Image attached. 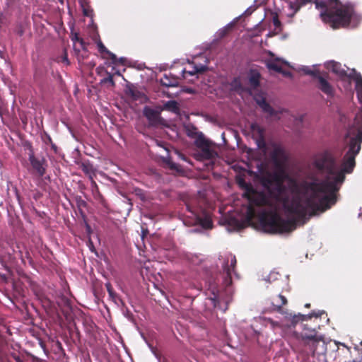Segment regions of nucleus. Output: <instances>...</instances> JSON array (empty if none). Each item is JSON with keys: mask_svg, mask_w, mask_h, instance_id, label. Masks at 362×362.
<instances>
[{"mask_svg": "<svg viewBox=\"0 0 362 362\" xmlns=\"http://www.w3.org/2000/svg\"><path fill=\"white\" fill-rule=\"evenodd\" d=\"M346 139H349L348 151L344 156L341 169L338 170L336 159L328 150L316 155L314 160L315 168L326 173L327 177L320 182L304 183L299 189L294 182L295 194L285 205L287 211L296 215L301 219L322 213L330 209L337 201V193L345 180V174L351 173L356 166V156L361 148L362 127L351 124L346 132Z\"/></svg>", "mask_w": 362, "mask_h": 362, "instance_id": "obj_1", "label": "nucleus"}, {"mask_svg": "<svg viewBox=\"0 0 362 362\" xmlns=\"http://www.w3.org/2000/svg\"><path fill=\"white\" fill-rule=\"evenodd\" d=\"M291 9L296 13L300 8L313 0H286ZM317 8L324 9L320 16L322 21L332 28H344L349 25L354 9L342 5L338 0H315Z\"/></svg>", "mask_w": 362, "mask_h": 362, "instance_id": "obj_2", "label": "nucleus"}, {"mask_svg": "<svg viewBox=\"0 0 362 362\" xmlns=\"http://www.w3.org/2000/svg\"><path fill=\"white\" fill-rule=\"evenodd\" d=\"M272 161L275 168L273 172H267L262 178V186L268 191L270 195L279 197L286 191L285 180L288 177L284 165L287 161L285 150L275 146L270 153Z\"/></svg>", "mask_w": 362, "mask_h": 362, "instance_id": "obj_3", "label": "nucleus"}, {"mask_svg": "<svg viewBox=\"0 0 362 362\" xmlns=\"http://www.w3.org/2000/svg\"><path fill=\"white\" fill-rule=\"evenodd\" d=\"M259 222L267 232L271 233H289L296 228L295 218L283 219L276 212L263 211L259 215Z\"/></svg>", "mask_w": 362, "mask_h": 362, "instance_id": "obj_4", "label": "nucleus"}, {"mask_svg": "<svg viewBox=\"0 0 362 362\" xmlns=\"http://www.w3.org/2000/svg\"><path fill=\"white\" fill-rule=\"evenodd\" d=\"M239 183L240 185L245 186V187L246 192L245 193V196L247 198L251 204L247 209V213L250 216H252L255 213V210L252 205L257 206L272 205V202L269 197L264 192H258L254 189L251 185L246 184L243 180H242Z\"/></svg>", "mask_w": 362, "mask_h": 362, "instance_id": "obj_5", "label": "nucleus"}, {"mask_svg": "<svg viewBox=\"0 0 362 362\" xmlns=\"http://www.w3.org/2000/svg\"><path fill=\"white\" fill-rule=\"evenodd\" d=\"M195 146L199 149L196 154L198 160H211L217 157V152L212 148V142L200 135L197 141H194Z\"/></svg>", "mask_w": 362, "mask_h": 362, "instance_id": "obj_6", "label": "nucleus"}, {"mask_svg": "<svg viewBox=\"0 0 362 362\" xmlns=\"http://www.w3.org/2000/svg\"><path fill=\"white\" fill-rule=\"evenodd\" d=\"M28 160L31 165L33 173L40 177H43L46 174L48 166L47 160L44 156H36L31 146L29 147Z\"/></svg>", "mask_w": 362, "mask_h": 362, "instance_id": "obj_7", "label": "nucleus"}, {"mask_svg": "<svg viewBox=\"0 0 362 362\" xmlns=\"http://www.w3.org/2000/svg\"><path fill=\"white\" fill-rule=\"evenodd\" d=\"M237 260L235 255L230 254L224 260L223 265V274L225 275L223 284L226 286H228L232 284L231 274L235 272Z\"/></svg>", "mask_w": 362, "mask_h": 362, "instance_id": "obj_8", "label": "nucleus"}, {"mask_svg": "<svg viewBox=\"0 0 362 362\" xmlns=\"http://www.w3.org/2000/svg\"><path fill=\"white\" fill-rule=\"evenodd\" d=\"M250 131L252 139L255 140L256 144L259 149H265L267 147L265 141V130L257 123H252L250 125Z\"/></svg>", "mask_w": 362, "mask_h": 362, "instance_id": "obj_9", "label": "nucleus"}, {"mask_svg": "<svg viewBox=\"0 0 362 362\" xmlns=\"http://www.w3.org/2000/svg\"><path fill=\"white\" fill-rule=\"evenodd\" d=\"M315 81L316 87L326 95L328 98H334L335 89L325 76L321 75Z\"/></svg>", "mask_w": 362, "mask_h": 362, "instance_id": "obj_10", "label": "nucleus"}, {"mask_svg": "<svg viewBox=\"0 0 362 362\" xmlns=\"http://www.w3.org/2000/svg\"><path fill=\"white\" fill-rule=\"evenodd\" d=\"M327 68L341 78H349V75L354 74L353 69L350 71V73H348L347 71L342 67L340 63L334 61H332L327 64Z\"/></svg>", "mask_w": 362, "mask_h": 362, "instance_id": "obj_11", "label": "nucleus"}, {"mask_svg": "<svg viewBox=\"0 0 362 362\" xmlns=\"http://www.w3.org/2000/svg\"><path fill=\"white\" fill-rule=\"evenodd\" d=\"M303 329L301 333L303 340H310L313 341H318L320 340L315 328H313L308 323L303 325Z\"/></svg>", "mask_w": 362, "mask_h": 362, "instance_id": "obj_12", "label": "nucleus"}, {"mask_svg": "<svg viewBox=\"0 0 362 362\" xmlns=\"http://www.w3.org/2000/svg\"><path fill=\"white\" fill-rule=\"evenodd\" d=\"M144 115L152 125L158 124L160 122V112L151 107H144Z\"/></svg>", "mask_w": 362, "mask_h": 362, "instance_id": "obj_13", "label": "nucleus"}, {"mask_svg": "<svg viewBox=\"0 0 362 362\" xmlns=\"http://www.w3.org/2000/svg\"><path fill=\"white\" fill-rule=\"evenodd\" d=\"M261 75L259 72L255 69H251L248 76V81L250 86L257 88L260 84Z\"/></svg>", "mask_w": 362, "mask_h": 362, "instance_id": "obj_14", "label": "nucleus"}, {"mask_svg": "<svg viewBox=\"0 0 362 362\" xmlns=\"http://www.w3.org/2000/svg\"><path fill=\"white\" fill-rule=\"evenodd\" d=\"M257 103L262 108L263 112L269 114L270 117L277 114V112L266 101L265 98H262L260 100H257Z\"/></svg>", "mask_w": 362, "mask_h": 362, "instance_id": "obj_15", "label": "nucleus"}, {"mask_svg": "<svg viewBox=\"0 0 362 362\" xmlns=\"http://www.w3.org/2000/svg\"><path fill=\"white\" fill-rule=\"evenodd\" d=\"M125 94L133 100H139L142 97V93L133 85H128L125 89Z\"/></svg>", "mask_w": 362, "mask_h": 362, "instance_id": "obj_16", "label": "nucleus"}, {"mask_svg": "<svg viewBox=\"0 0 362 362\" xmlns=\"http://www.w3.org/2000/svg\"><path fill=\"white\" fill-rule=\"evenodd\" d=\"M97 45L99 52L103 55V57L108 58L114 62H117V56L114 53L109 51L101 41H99Z\"/></svg>", "mask_w": 362, "mask_h": 362, "instance_id": "obj_17", "label": "nucleus"}, {"mask_svg": "<svg viewBox=\"0 0 362 362\" xmlns=\"http://www.w3.org/2000/svg\"><path fill=\"white\" fill-rule=\"evenodd\" d=\"M286 303H287L286 298L281 294H279V296H277L275 298L273 299V300L272 302V304L274 310H276L278 311H279L281 309V308L283 307V305H286Z\"/></svg>", "mask_w": 362, "mask_h": 362, "instance_id": "obj_18", "label": "nucleus"}, {"mask_svg": "<svg viewBox=\"0 0 362 362\" xmlns=\"http://www.w3.org/2000/svg\"><path fill=\"white\" fill-rule=\"evenodd\" d=\"M199 222L204 229H211L213 227V221L209 216L199 218Z\"/></svg>", "mask_w": 362, "mask_h": 362, "instance_id": "obj_19", "label": "nucleus"}, {"mask_svg": "<svg viewBox=\"0 0 362 362\" xmlns=\"http://www.w3.org/2000/svg\"><path fill=\"white\" fill-rule=\"evenodd\" d=\"M105 287L107 288V291L108 292L110 298L112 299V301L115 303H117V300H120L117 296V294L115 292L112 285L110 283H107L105 284Z\"/></svg>", "mask_w": 362, "mask_h": 362, "instance_id": "obj_20", "label": "nucleus"}, {"mask_svg": "<svg viewBox=\"0 0 362 362\" xmlns=\"http://www.w3.org/2000/svg\"><path fill=\"white\" fill-rule=\"evenodd\" d=\"M200 135H204V134L201 132H199L194 127H192V128H189L187 129V136L195 139V141L198 140Z\"/></svg>", "mask_w": 362, "mask_h": 362, "instance_id": "obj_21", "label": "nucleus"}, {"mask_svg": "<svg viewBox=\"0 0 362 362\" xmlns=\"http://www.w3.org/2000/svg\"><path fill=\"white\" fill-rule=\"evenodd\" d=\"M267 67L270 69L275 71L278 73H282V67L275 61L268 62L267 63Z\"/></svg>", "mask_w": 362, "mask_h": 362, "instance_id": "obj_22", "label": "nucleus"}, {"mask_svg": "<svg viewBox=\"0 0 362 362\" xmlns=\"http://www.w3.org/2000/svg\"><path fill=\"white\" fill-rule=\"evenodd\" d=\"M165 110H170L173 112H177L179 110L177 103L175 100H169L164 105Z\"/></svg>", "mask_w": 362, "mask_h": 362, "instance_id": "obj_23", "label": "nucleus"}, {"mask_svg": "<svg viewBox=\"0 0 362 362\" xmlns=\"http://www.w3.org/2000/svg\"><path fill=\"white\" fill-rule=\"evenodd\" d=\"M304 71L307 75L311 76L315 81H316L318 77L322 75L318 70H313L309 68H306Z\"/></svg>", "mask_w": 362, "mask_h": 362, "instance_id": "obj_24", "label": "nucleus"}, {"mask_svg": "<svg viewBox=\"0 0 362 362\" xmlns=\"http://www.w3.org/2000/svg\"><path fill=\"white\" fill-rule=\"evenodd\" d=\"M313 315H295L292 320V324L294 325L295 323L298 322L299 320L305 321L307 319H310Z\"/></svg>", "mask_w": 362, "mask_h": 362, "instance_id": "obj_25", "label": "nucleus"}, {"mask_svg": "<svg viewBox=\"0 0 362 362\" xmlns=\"http://www.w3.org/2000/svg\"><path fill=\"white\" fill-rule=\"evenodd\" d=\"M14 32L19 36H23L25 33V28L24 25L19 23H17L15 28Z\"/></svg>", "mask_w": 362, "mask_h": 362, "instance_id": "obj_26", "label": "nucleus"}, {"mask_svg": "<svg viewBox=\"0 0 362 362\" xmlns=\"http://www.w3.org/2000/svg\"><path fill=\"white\" fill-rule=\"evenodd\" d=\"M208 69L207 66L205 65H199L195 66L194 71L192 72H189L190 75H194L196 73L202 74L205 72Z\"/></svg>", "mask_w": 362, "mask_h": 362, "instance_id": "obj_27", "label": "nucleus"}, {"mask_svg": "<svg viewBox=\"0 0 362 362\" xmlns=\"http://www.w3.org/2000/svg\"><path fill=\"white\" fill-rule=\"evenodd\" d=\"M102 83H110L112 86L115 85V81L113 80V76L110 73H107V77L104 78L101 80Z\"/></svg>", "mask_w": 362, "mask_h": 362, "instance_id": "obj_28", "label": "nucleus"}, {"mask_svg": "<svg viewBox=\"0 0 362 362\" xmlns=\"http://www.w3.org/2000/svg\"><path fill=\"white\" fill-rule=\"evenodd\" d=\"M272 23L275 28L276 29H281V23L280 20L279 19V16L277 14H275L272 17Z\"/></svg>", "mask_w": 362, "mask_h": 362, "instance_id": "obj_29", "label": "nucleus"}, {"mask_svg": "<svg viewBox=\"0 0 362 362\" xmlns=\"http://www.w3.org/2000/svg\"><path fill=\"white\" fill-rule=\"evenodd\" d=\"M93 184L95 185V188H96V193L95 194V198L96 199L99 200L103 204L105 202V199H104L103 197L102 196V194L99 192L98 187L95 182H93Z\"/></svg>", "mask_w": 362, "mask_h": 362, "instance_id": "obj_30", "label": "nucleus"}, {"mask_svg": "<svg viewBox=\"0 0 362 362\" xmlns=\"http://www.w3.org/2000/svg\"><path fill=\"white\" fill-rule=\"evenodd\" d=\"M81 167L82 170L86 174L90 173L92 171V166L90 164L83 163Z\"/></svg>", "mask_w": 362, "mask_h": 362, "instance_id": "obj_31", "label": "nucleus"}, {"mask_svg": "<svg viewBox=\"0 0 362 362\" xmlns=\"http://www.w3.org/2000/svg\"><path fill=\"white\" fill-rule=\"evenodd\" d=\"M126 61H127V59L124 58V57H120V58H117V62H114L113 61H112V64H122V65H124L125 63H126Z\"/></svg>", "mask_w": 362, "mask_h": 362, "instance_id": "obj_32", "label": "nucleus"}, {"mask_svg": "<svg viewBox=\"0 0 362 362\" xmlns=\"http://www.w3.org/2000/svg\"><path fill=\"white\" fill-rule=\"evenodd\" d=\"M6 344V341L4 337L0 334V352L2 351L4 346Z\"/></svg>", "mask_w": 362, "mask_h": 362, "instance_id": "obj_33", "label": "nucleus"}, {"mask_svg": "<svg viewBox=\"0 0 362 362\" xmlns=\"http://www.w3.org/2000/svg\"><path fill=\"white\" fill-rule=\"evenodd\" d=\"M20 254H21V259L23 262V263L25 264V260H24V256H23V254L21 252H20ZM25 257H26L27 259H30V262L32 261L30 257V253L29 252L26 251L25 253Z\"/></svg>", "mask_w": 362, "mask_h": 362, "instance_id": "obj_34", "label": "nucleus"}, {"mask_svg": "<svg viewBox=\"0 0 362 362\" xmlns=\"http://www.w3.org/2000/svg\"><path fill=\"white\" fill-rule=\"evenodd\" d=\"M80 39H82V38L79 37L78 33H75L72 34L71 40L74 42H78L80 41Z\"/></svg>", "mask_w": 362, "mask_h": 362, "instance_id": "obj_35", "label": "nucleus"}, {"mask_svg": "<svg viewBox=\"0 0 362 362\" xmlns=\"http://www.w3.org/2000/svg\"><path fill=\"white\" fill-rule=\"evenodd\" d=\"M11 356H12V358L16 361V362H23V359L18 356L15 353H11Z\"/></svg>", "mask_w": 362, "mask_h": 362, "instance_id": "obj_36", "label": "nucleus"}, {"mask_svg": "<svg viewBox=\"0 0 362 362\" xmlns=\"http://www.w3.org/2000/svg\"><path fill=\"white\" fill-rule=\"evenodd\" d=\"M62 62H64V63H66V64H69V59H68V57H67V53L66 51H64L62 57Z\"/></svg>", "mask_w": 362, "mask_h": 362, "instance_id": "obj_37", "label": "nucleus"}, {"mask_svg": "<svg viewBox=\"0 0 362 362\" xmlns=\"http://www.w3.org/2000/svg\"><path fill=\"white\" fill-rule=\"evenodd\" d=\"M81 45V47L82 49L86 50L87 49V43L83 40V39H80V41L78 42Z\"/></svg>", "mask_w": 362, "mask_h": 362, "instance_id": "obj_38", "label": "nucleus"}, {"mask_svg": "<svg viewBox=\"0 0 362 362\" xmlns=\"http://www.w3.org/2000/svg\"><path fill=\"white\" fill-rule=\"evenodd\" d=\"M233 83L235 84V87H237V84L238 83V86H240V81H238V79L237 78H235L234 81H233Z\"/></svg>", "mask_w": 362, "mask_h": 362, "instance_id": "obj_39", "label": "nucleus"}, {"mask_svg": "<svg viewBox=\"0 0 362 362\" xmlns=\"http://www.w3.org/2000/svg\"><path fill=\"white\" fill-rule=\"evenodd\" d=\"M170 167L171 169H177V165L174 163H170Z\"/></svg>", "mask_w": 362, "mask_h": 362, "instance_id": "obj_40", "label": "nucleus"}, {"mask_svg": "<svg viewBox=\"0 0 362 362\" xmlns=\"http://www.w3.org/2000/svg\"><path fill=\"white\" fill-rule=\"evenodd\" d=\"M156 143H157L158 146L163 148L165 151H168V149L165 147H164L163 145L160 144L159 141H156Z\"/></svg>", "mask_w": 362, "mask_h": 362, "instance_id": "obj_41", "label": "nucleus"}, {"mask_svg": "<svg viewBox=\"0 0 362 362\" xmlns=\"http://www.w3.org/2000/svg\"><path fill=\"white\" fill-rule=\"evenodd\" d=\"M3 23V13L0 12V25Z\"/></svg>", "mask_w": 362, "mask_h": 362, "instance_id": "obj_42", "label": "nucleus"}, {"mask_svg": "<svg viewBox=\"0 0 362 362\" xmlns=\"http://www.w3.org/2000/svg\"><path fill=\"white\" fill-rule=\"evenodd\" d=\"M83 14L85 16H89V13H88V11L86 9H85V8L83 9Z\"/></svg>", "mask_w": 362, "mask_h": 362, "instance_id": "obj_43", "label": "nucleus"}, {"mask_svg": "<svg viewBox=\"0 0 362 362\" xmlns=\"http://www.w3.org/2000/svg\"><path fill=\"white\" fill-rule=\"evenodd\" d=\"M51 144H52V148L54 151H56V149H57V146H56V145H55L54 144H53V143H51Z\"/></svg>", "mask_w": 362, "mask_h": 362, "instance_id": "obj_44", "label": "nucleus"}, {"mask_svg": "<svg viewBox=\"0 0 362 362\" xmlns=\"http://www.w3.org/2000/svg\"><path fill=\"white\" fill-rule=\"evenodd\" d=\"M282 74H283L284 75H285V76H288V75H290V74H291L289 72H286V71H283Z\"/></svg>", "mask_w": 362, "mask_h": 362, "instance_id": "obj_45", "label": "nucleus"}, {"mask_svg": "<svg viewBox=\"0 0 362 362\" xmlns=\"http://www.w3.org/2000/svg\"><path fill=\"white\" fill-rule=\"evenodd\" d=\"M305 307L309 308L310 307V303H306L305 305Z\"/></svg>", "mask_w": 362, "mask_h": 362, "instance_id": "obj_46", "label": "nucleus"}, {"mask_svg": "<svg viewBox=\"0 0 362 362\" xmlns=\"http://www.w3.org/2000/svg\"><path fill=\"white\" fill-rule=\"evenodd\" d=\"M48 141H49V142H50V144H51V143H52V139H51L49 136L48 137Z\"/></svg>", "mask_w": 362, "mask_h": 362, "instance_id": "obj_47", "label": "nucleus"}, {"mask_svg": "<svg viewBox=\"0 0 362 362\" xmlns=\"http://www.w3.org/2000/svg\"><path fill=\"white\" fill-rule=\"evenodd\" d=\"M163 85L167 86H170V84H168V83H165V82H163Z\"/></svg>", "mask_w": 362, "mask_h": 362, "instance_id": "obj_48", "label": "nucleus"}, {"mask_svg": "<svg viewBox=\"0 0 362 362\" xmlns=\"http://www.w3.org/2000/svg\"><path fill=\"white\" fill-rule=\"evenodd\" d=\"M187 208L188 209V210H189V211H191V209H189V206H187Z\"/></svg>", "mask_w": 362, "mask_h": 362, "instance_id": "obj_49", "label": "nucleus"}]
</instances>
